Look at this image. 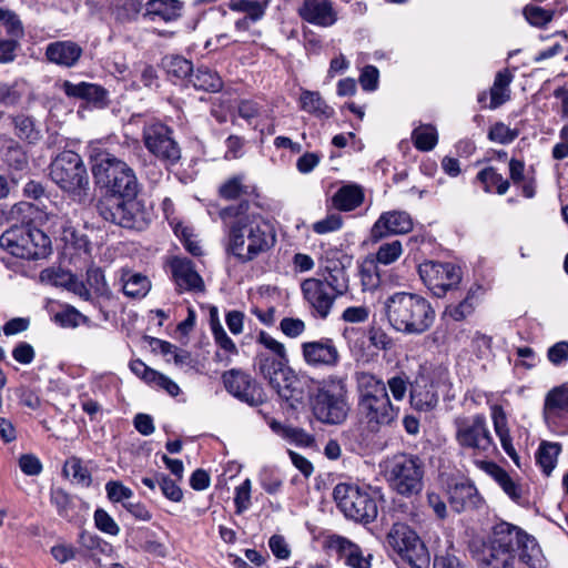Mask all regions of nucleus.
<instances>
[{"instance_id": "obj_1", "label": "nucleus", "mask_w": 568, "mask_h": 568, "mask_svg": "<svg viewBox=\"0 0 568 568\" xmlns=\"http://www.w3.org/2000/svg\"><path fill=\"white\" fill-rule=\"evenodd\" d=\"M240 206H227L220 212L229 225L226 251L241 263H248L268 252L276 243L270 223L258 215H246Z\"/></svg>"}, {"instance_id": "obj_2", "label": "nucleus", "mask_w": 568, "mask_h": 568, "mask_svg": "<svg viewBox=\"0 0 568 568\" xmlns=\"http://www.w3.org/2000/svg\"><path fill=\"white\" fill-rule=\"evenodd\" d=\"M383 311L392 328L408 335L425 333L435 321L430 303L415 293L390 294L383 302Z\"/></svg>"}, {"instance_id": "obj_3", "label": "nucleus", "mask_w": 568, "mask_h": 568, "mask_svg": "<svg viewBox=\"0 0 568 568\" xmlns=\"http://www.w3.org/2000/svg\"><path fill=\"white\" fill-rule=\"evenodd\" d=\"M356 384L361 423L374 433L390 425L397 418L398 408L390 403L385 383L372 373L358 372Z\"/></svg>"}, {"instance_id": "obj_4", "label": "nucleus", "mask_w": 568, "mask_h": 568, "mask_svg": "<svg viewBox=\"0 0 568 568\" xmlns=\"http://www.w3.org/2000/svg\"><path fill=\"white\" fill-rule=\"evenodd\" d=\"M516 538V525L500 520L491 527L486 539L473 540L469 551L480 568H515L513 541Z\"/></svg>"}, {"instance_id": "obj_5", "label": "nucleus", "mask_w": 568, "mask_h": 568, "mask_svg": "<svg viewBox=\"0 0 568 568\" xmlns=\"http://www.w3.org/2000/svg\"><path fill=\"white\" fill-rule=\"evenodd\" d=\"M382 467L386 483L396 494L409 498L423 490L425 465L418 456L396 454L388 457Z\"/></svg>"}, {"instance_id": "obj_6", "label": "nucleus", "mask_w": 568, "mask_h": 568, "mask_svg": "<svg viewBox=\"0 0 568 568\" xmlns=\"http://www.w3.org/2000/svg\"><path fill=\"white\" fill-rule=\"evenodd\" d=\"M92 173L99 184L118 197H133L139 192V181L133 169L109 152L94 156Z\"/></svg>"}, {"instance_id": "obj_7", "label": "nucleus", "mask_w": 568, "mask_h": 568, "mask_svg": "<svg viewBox=\"0 0 568 568\" xmlns=\"http://www.w3.org/2000/svg\"><path fill=\"white\" fill-rule=\"evenodd\" d=\"M349 412L346 383L342 377L331 375L318 382L313 398L315 417L329 425L345 422Z\"/></svg>"}, {"instance_id": "obj_8", "label": "nucleus", "mask_w": 568, "mask_h": 568, "mask_svg": "<svg viewBox=\"0 0 568 568\" xmlns=\"http://www.w3.org/2000/svg\"><path fill=\"white\" fill-rule=\"evenodd\" d=\"M0 245L10 254L26 260L44 258L51 253V240L31 224L13 225L0 236Z\"/></svg>"}, {"instance_id": "obj_9", "label": "nucleus", "mask_w": 568, "mask_h": 568, "mask_svg": "<svg viewBox=\"0 0 568 568\" xmlns=\"http://www.w3.org/2000/svg\"><path fill=\"white\" fill-rule=\"evenodd\" d=\"M100 215L111 223L126 229L144 230L153 220V211L142 200L112 197L99 203Z\"/></svg>"}, {"instance_id": "obj_10", "label": "nucleus", "mask_w": 568, "mask_h": 568, "mask_svg": "<svg viewBox=\"0 0 568 568\" xmlns=\"http://www.w3.org/2000/svg\"><path fill=\"white\" fill-rule=\"evenodd\" d=\"M339 510L349 519L358 523H372L378 514L376 499L366 488L356 484L341 483L333 491Z\"/></svg>"}, {"instance_id": "obj_11", "label": "nucleus", "mask_w": 568, "mask_h": 568, "mask_svg": "<svg viewBox=\"0 0 568 568\" xmlns=\"http://www.w3.org/2000/svg\"><path fill=\"white\" fill-rule=\"evenodd\" d=\"M454 426L456 442L462 448L476 454H489L495 450L494 439L483 414L456 417Z\"/></svg>"}, {"instance_id": "obj_12", "label": "nucleus", "mask_w": 568, "mask_h": 568, "mask_svg": "<svg viewBox=\"0 0 568 568\" xmlns=\"http://www.w3.org/2000/svg\"><path fill=\"white\" fill-rule=\"evenodd\" d=\"M142 139L145 149L166 166H173L181 160V148L166 124L158 121L146 123Z\"/></svg>"}, {"instance_id": "obj_13", "label": "nucleus", "mask_w": 568, "mask_h": 568, "mask_svg": "<svg viewBox=\"0 0 568 568\" xmlns=\"http://www.w3.org/2000/svg\"><path fill=\"white\" fill-rule=\"evenodd\" d=\"M52 181L63 191L79 193L88 185V174L81 156L73 151L61 152L50 165Z\"/></svg>"}, {"instance_id": "obj_14", "label": "nucleus", "mask_w": 568, "mask_h": 568, "mask_svg": "<svg viewBox=\"0 0 568 568\" xmlns=\"http://www.w3.org/2000/svg\"><path fill=\"white\" fill-rule=\"evenodd\" d=\"M388 545L410 566L428 565L427 550L417 534L406 524L396 523L387 535Z\"/></svg>"}, {"instance_id": "obj_15", "label": "nucleus", "mask_w": 568, "mask_h": 568, "mask_svg": "<svg viewBox=\"0 0 568 568\" xmlns=\"http://www.w3.org/2000/svg\"><path fill=\"white\" fill-rule=\"evenodd\" d=\"M418 273L423 283L437 297L445 296L462 281L460 268L453 263L427 261L419 265Z\"/></svg>"}, {"instance_id": "obj_16", "label": "nucleus", "mask_w": 568, "mask_h": 568, "mask_svg": "<svg viewBox=\"0 0 568 568\" xmlns=\"http://www.w3.org/2000/svg\"><path fill=\"white\" fill-rule=\"evenodd\" d=\"M225 389L239 400L250 406H258L264 402L263 388L252 376L241 369H231L222 375Z\"/></svg>"}, {"instance_id": "obj_17", "label": "nucleus", "mask_w": 568, "mask_h": 568, "mask_svg": "<svg viewBox=\"0 0 568 568\" xmlns=\"http://www.w3.org/2000/svg\"><path fill=\"white\" fill-rule=\"evenodd\" d=\"M301 290L310 308L321 318H326L337 295L320 278L310 277L302 282Z\"/></svg>"}, {"instance_id": "obj_18", "label": "nucleus", "mask_w": 568, "mask_h": 568, "mask_svg": "<svg viewBox=\"0 0 568 568\" xmlns=\"http://www.w3.org/2000/svg\"><path fill=\"white\" fill-rule=\"evenodd\" d=\"M304 362L312 367H335L339 352L331 338L305 342L301 345Z\"/></svg>"}, {"instance_id": "obj_19", "label": "nucleus", "mask_w": 568, "mask_h": 568, "mask_svg": "<svg viewBox=\"0 0 568 568\" xmlns=\"http://www.w3.org/2000/svg\"><path fill=\"white\" fill-rule=\"evenodd\" d=\"M413 230V220L407 212L389 211L383 213L371 230V239L378 242L393 234H406Z\"/></svg>"}, {"instance_id": "obj_20", "label": "nucleus", "mask_w": 568, "mask_h": 568, "mask_svg": "<svg viewBox=\"0 0 568 568\" xmlns=\"http://www.w3.org/2000/svg\"><path fill=\"white\" fill-rule=\"evenodd\" d=\"M287 363V356H275L266 352L258 353L255 359L258 373L268 381L273 388L280 387L282 381H287V376L292 378L293 371Z\"/></svg>"}, {"instance_id": "obj_21", "label": "nucleus", "mask_w": 568, "mask_h": 568, "mask_svg": "<svg viewBox=\"0 0 568 568\" xmlns=\"http://www.w3.org/2000/svg\"><path fill=\"white\" fill-rule=\"evenodd\" d=\"M300 17L314 26L327 28L337 21V13L331 0H304L298 8Z\"/></svg>"}, {"instance_id": "obj_22", "label": "nucleus", "mask_w": 568, "mask_h": 568, "mask_svg": "<svg viewBox=\"0 0 568 568\" xmlns=\"http://www.w3.org/2000/svg\"><path fill=\"white\" fill-rule=\"evenodd\" d=\"M448 500L452 509L456 513L478 509L484 504L477 488L470 483H457L450 486Z\"/></svg>"}, {"instance_id": "obj_23", "label": "nucleus", "mask_w": 568, "mask_h": 568, "mask_svg": "<svg viewBox=\"0 0 568 568\" xmlns=\"http://www.w3.org/2000/svg\"><path fill=\"white\" fill-rule=\"evenodd\" d=\"M171 268L174 282L180 291H204V282L190 260L174 258L171 263Z\"/></svg>"}, {"instance_id": "obj_24", "label": "nucleus", "mask_w": 568, "mask_h": 568, "mask_svg": "<svg viewBox=\"0 0 568 568\" xmlns=\"http://www.w3.org/2000/svg\"><path fill=\"white\" fill-rule=\"evenodd\" d=\"M82 48L70 40L51 42L45 48V58L57 65L72 68L82 55Z\"/></svg>"}, {"instance_id": "obj_25", "label": "nucleus", "mask_w": 568, "mask_h": 568, "mask_svg": "<svg viewBox=\"0 0 568 568\" xmlns=\"http://www.w3.org/2000/svg\"><path fill=\"white\" fill-rule=\"evenodd\" d=\"M329 548L352 568H371V560L363 556L362 549L345 537L334 536L329 540Z\"/></svg>"}, {"instance_id": "obj_26", "label": "nucleus", "mask_w": 568, "mask_h": 568, "mask_svg": "<svg viewBox=\"0 0 568 568\" xmlns=\"http://www.w3.org/2000/svg\"><path fill=\"white\" fill-rule=\"evenodd\" d=\"M516 530L518 538L515 539V542L513 541L515 558L517 559V551L520 550L519 558L523 562L531 568H541L544 560L537 540L518 526H516Z\"/></svg>"}, {"instance_id": "obj_27", "label": "nucleus", "mask_w": 568, "mask_h": 568, "mask_svg": "<svg viewBox=\"0 0 568 568\" xmlns=\"http://www.w3.org/2000/svg\"><path fill=\"white\" fill-rule=\"evenodd\" d=\"M266 423L272 432L290 444L303 448H313L315 437L301 427L282 424L274 418H266Z\"/></svg>"}, {"instance_id": "obj_28", "label": "nucleus", "mask_w": 568, "mask_h": 568, "mask_svg": "<svg viewBox=\"0 0 568 568\" xmlns=\"http://www.w3.org/2000/svg\"><path fill=\"white\" fill-rule=\"evenodd\" d=\"M52 233L58 235L67 245L79 250H87L89 240L80 233L65 216L48 217Z\"/></svg>"}, {"instance_id": "obj_29", "label": "nucleus", "mask_w": 568, "mask_h": 568, "mask_svg": "<svg viewBox=\"0 0 568 568\" xmlns=\"http://www.w3.org/2000/svg\"><path fill=\"white\" fill-rule=\"evenodd\" d=\"M479 468L489 475L504 490V493L514 501H519L523 496L521 486L510 477V475L500 466L493 462H478Z\"/></svg>"}, {"instance_id": "obj_30", "label": "nucleus", "mask_w": 568, "mask_h": 568, "mask_svg": "<svg viewBox=\"0 0 568 568\" xmlns=\"http://www.w3.org/2000/svg\"><path fill=\"white\" fill-rule=\"evenodd\" d=\"M438 398L427 376L417 377L410 387V404L418 410H432L438 404Z\"/></svg>"}, {"instance_id": "obj_31", "label": "nucleus", "mask_w": 568, "mask_h": 568, "mask_svg": "<svg viewBox=\"0 0 568 568\" xmlns=\"http://www.w3.org/2000/svg\"><path fill=\"white\" fill-rule=\"evenodd\" d=\"M568 416V383L550 389L544 403V417L555 420Z\"/></svg>"}, {"instance_id": "obj_32", "label": "nucleus", "mask_w": 568, "mask_h": 568, "mask_svg": "<svg viewBox=\"0 0 568 568\" xmlns=\"http://www.w3.org/2000/svg\"><path fill=\"white\" fill-rule=\"evenodd\" d=\"M183 3L179 0H150L146 3L145 17L150 20L175 21L182 14Z\"/></svg>"}, {"instance_id": "obj_33", "label": "nucleus", "mask_w": 568, "mask_h": 568, "mask_svg": "<svg viewBox=\"0 0 568 568\" xmlns=\"http://www.w3.org/2000/svg\"><path fill=\"white\" fill-rule=\"evenodd\" d=\"M491 419L495 433L500 440L503 449L517 465H519L518 455L513 445V439L509 433L507 416L501 406H491Z\"/></svg>"}, {"instance_id": "obj_34", "label": "nucleus", "mask_w": 568, "mask_h": 568, "mask_svg": "<svg viewBox=\"0 0 568 568\" xmlns=\"http://www.w3.org/2000/svg\"><path fill=\"white\" fill-rule=\"evenodd\" d=\"M63 92L70 98H78L93 103H102L106 98V91L94 83L64 81Z\"/></svg>"}, {"instance_id": "obj_35", "label": "nucleus", "mask_w": 568, "mask_h": 568, "mask_svg": "<svg viewBox=\"0 0 568 568\" xmlns=\"http://www.w3.org/2000/svg\"><path fill=\"white\" fill-rule=\"evenodd\" d=\"M364 201L363 189L357 184H346L341 186L333 195L332 202L338 211H353Z\"/></svg>"}, {"instance_id": "obj_36", "label": "nucleus", "mask_w": 568, "mask_h": 568, "mask_svg": "<svg viewBox=\"0 0 568 568\" xmlns=\"http://www.w3.org/2000/svg\"><path fill=\"white\" fill-rule=\"evenodd\" d=\"M513 79L514 75L508 69L497 72L489 92V109L495 110L510 99V83Z\"/></svg>"}, {"instance_id": "obj_37", "label": "nucleus", "mask_w": 568, "mask_h": 568, "mask_svg": "<svg viewBox=\"0 0 568 568\" xmlns=\"http://www.w3.org/2000/svg\"><path fill=\"white\" fill-rule=\"evenodd\" d=\"M300 103L302 110L316 118L328 119L334 114V109L324 101L317 91L303 90Z\"/></svg>"}, {"instance_id": "obj_38", "label": "nucleus", "mask_w": 568, "mask_h": 568, "mask_svg": "<svg viewBox=\"0 0 568 568\" xmlns=\"http://www.w3.org/2000/svg\"><path fill=\"white\" fill-rule=\"evenodd\" d=\"M121 283L123 293L130 297H143L151 287L146 276L130 270L122 271Z\"/></svg>"}, {"instance_id": "obj_39", "label": "nucleus", "mask_w": 568, "mask_h": 568, "mask_svg": "<svg viewBox=\"0 0 568 568\" xmlns=\"http://www.w3.org/2000/svg\"><path fill=\"white\" fill-rule=\"evenodd\" d=\"M278 396L288 405L290 408L296 410L304 403V390L300 386V382L292 373V378L287 376V381H282L280 387H274Z\"/></svg>"}, {"instance_id": "obj_40", "label": "nucleus", "mask_w": 568, "mask_h": 568, "mask_svg": "<svg viewBox=\"0 0 568 568\" xmlns=\"http://www.w3.org/2000/svg\"><path fill=\"white\" fill-rule=\"evenodd\" d=\"M190 82L196 90L206 92H217L223 87L221 77L207 67L197 68L191 75Z\"/></svg>"}, {"instance_id": "obj_41", "label": "nucleus", "mask_w": 568, "mask_h": 568, "mask_svg": "<svg viewBox=\"0 0 568 568\" xmlns=\"http://www.w3.org/2000/svg\"><path fill=\"white\" fill-rule=\"evenodd\" d=\"M267 2L258 0H230L229 8L232 11L244 13V18L252 22L261 20L266 11Z\"/></svg>"}, {"instance_id": "obj_42", "label": "nucleus", "mask_w": 568, "mask_h": 568, "mask_svg": "<svg viewBox=\"0 0 568 568\" xmlns=\"http://www.w3.org/2000/svg\"><path fill=\"white\" fill-rule=\"evenodd\" d=\"M4 33L8 39H14L19 41L23 37V26L19 17L10 9L6 8L4 4L0 7V36Z\"/></svg>"}, {"instance_id": "obj_43", "label": "nucleus", "mask_w": 568, "mask_h": 568, "mask_svg": "<svg viewBox=\"0 0 568 568\" xmlns=\"http://www.w3.org/2000/svg\"><path fill=\"white\" fill-rule=\"evenodd\" d=\"M51 503L55 506L59 516L69 521L77 519V500L63 489L58 488L51 491Z\"/></svg>"}, {"instance_id": "obj_44", "label": "nucleus", "mask_w": 568, "mask_h": 568, "mask_svg": "<svg viewBox=\"0 0 568 568\" xmlns=\"http://www.w3.org/2000/svg\"><path fill=\"white\" fill-rule=\"evenodd\" d=\"M412 139L416 149L427 152L436 146L438 135L435 126L424 124L413 131Z\"/></svg>"}, {"instance_id": "obj_45", "label": "nucleus", "mask_w": 568, "mask_h": 568, "mask_svg": "<svg viewBox=\"0 0 568 568\" xmlns=\"http://www.w3.org/2000/svg\"><path fill=\"white\" fill-rule=\"evenodd\" d=\"M363 291L373 292L382 286V272L376 263L368 257L363 262L359 271Z\"/></svg>"}, {"instance_id": "obj_46", "label": "nucleus", "mask_w": 568, "mask_h": 568, "mask_svg": "<svg viewBox=\"0 0 568 568\" xmlns=\"http://www.w3.org/2000/svg\"><path fill=\"white\" fill-rule=\"evenodd\" d=\"M560 446L557 443H542L536 453V460L548 476L556 466Z\"/></svg>"}, {"instance_id": "obj_47", "label": "nucleus", "mask_w": 568, "mask_h": 568, "mask_svg": "<svg viewBox=\"0 0 568 568\" xmlns=\"http://www.w3.org/2000/svg\"><path fill=\"white\" fill-rule=\"evenodd\" d=\"M477 179L484 184L486 192L493 187L498 194H505L509 189V182L503 178L494 168H486L477 174Z\"/></svg>"}, {"instance_id": "obj_48", "label": "nucleus", "mask_w": 568, "mask_h": 568, "mask_svg": "<svg viewBox=\"0 0 568 568\" xmlns=\"http://www.w3.org/2000/svg\"><path fill=\"white\" fill-rule=\"evenodd\" d=\"M403 254V245L398 240L382 244L376 254L369 260H373L376 264L388 265L396 262Z\"/></svg>"}, {"instance_id": "obj_49", "label": "nucleus", "mask_w": 568, "mask_h": 568, "mask_svg": "<svg viewBox=\"0 0 568 568\" xmlns=\"http://www.w3.org/2000/svg\"><path fill=\"white\" fill-rule=\"evenodd\" d=\"M475 292L469 290L466 297L457 305L446 307L445 314L456 322L464 321L475 311Z\"/></svg>"}, {"instance_id": "obj_50", "label": "nucleus", "mask_w": 568, "mask_h": 568, "mask_svg": "<svg viewBox=\"0 0 568 568\" xmlns=\"http://www.w3.org/2000/svg\"><path fill=\"white\" fill-rule=\"evenodd\" d=\"M63 471L67 476H71L74 481L81 484L83 486H89L91 484V475L85 466L82 465V462L78 457H70L67 459Z\"/></svg>"}, {"instance_id": "obj_51", "label": "nucleus", "mask_w": 568, "mask_h": 568, "mask_svg": "<svg viewBox=\"0 0 568 568\" xmlns=\"http://www.w3.org/2000/svg\"><path fill=\"white\" fill-rule=\"evenodd\" d=\"M432 383V387L437 392V395L444 397L454 398L455 395L450 394L453 384L450 382L449 373L446 368H438L433 372L432 376L428 377Z\"/></svg>"}, {"instance_id": "obj_52", "label": "nucleus", "mask_w": 568, "mask_h": 568, "mask_svg": "<svg viewBox=\"0 0 568 568\" xmlns=\"http://www.w3.org/2000/svg\"><path fill=\"white\" fill-rule=\"evenodd\" d=\"M323 282L329 285L337 296L343 295L348 288V276L344 267L332 268V272L325 273Z\"/></svg>"}, {"instance_id": "obj_53", "label": "nucleus", "mask_w": 568, "mask_h": 568, "mask_svg": "<svg viewBox=\"0 0 568 568\" xmlns=\"http://www.w3.org/2000/svg\"><path fill=\"white\" fill-rule=\"evenodd\" d=\"M165 68L169 74L178 79H184L187 77L191 79V75L194 72L192 62L179 55L170 58Z\"/></svg>"}, {"instance_id": "obj_54", "label": "nucleus", "mask_w": 568, "mask_h": 568, "mask_svg": "<svg viewBox=\"0 0 568 568\" xmlns=\"http://www.w3.org/2000/svg\"><path fill=\"white\" fill-rule=\"evenodd\" d=\"M518 130L510 129L503 122H497L490 128L488 139L495 143L509 144L518 136Z\"/></svg>"}, {"instance_id": "obj_55", "label": "nucleus", "mask_w": 568, "mask_h": 568, "mask_svg": "<svg viewBox=\"0 0 568 568\" xmlns=\"http://www.w3.org/2000/svg\"><path fill=\"white\" fill-rule=\"evenodd\" d=\"M16 133L19 138L33 142L39 139V131L36 130L33 120L26 115H18L13 119Z\"/></svg>"}, {"instance_id": "obj_56", "label": "nucleus", "mask_w": 568, "mask_h": 568, "mask_svg": "<svg viewBox=\"0 0 568 568\" xmlns=\"http://www.w3.org/2000/svg\"><path fill=\"white\" fill-rule=\"evenodd\" d=\"M105 491L111 501L121 503L122 506H124V503L129 501L133 496L131 488L124 486L121 481L115 480L108 481L105 484Z\"/></svg>"}, {"instance_id": "obj_57", "label": "nucleus", "mask_w": 568, "mask_h": 568, "mask_svg": "<svg viewBox=\"0 0 568 568\" xmlns=\"http://www.w3.org/2000/svg\"><path fill=\"white\" fill-rule=\"evenodd\" d=\"M524 14L530 24L536 27H544L549 21H551L554 12L538 6H527L524 9Z\"/></svg>"}, {"instance_id": "obj_58", "label": "nucleus", "mask_w": 568, "mask_h": 568, "mask_svg": "<svg viewBox=\"0 0 568 568\" xmlns=\"http://www.w3.org/2000/svg\"><path fill=\"white\" fill-rule=\"evenodd\" d=\"M255 22H252L247 20L246 18H240L234 22L235 31L240 34H245L246 37H240L239 39H234V43H247V42H255L257 38L261 37V31L252 29V24Z\"/></svg>"}, {"instance_id": "obj_59", "label": "nucleus", "mask_w": 568, "mask_h": 568, "mask_svg": "<svg viewBox=\"0 0 568 568\" xmlns=\"http://www.w3.org/2000/svg\"><path fill=\"white\" fill-rule=\"evenodd\" d=\"M212 334L216 345L227 354H236L237 348L217 321H212Z\"/></svg>"}, {"instance_id": "obj_60", "label": "nucleus", "mask_w": 568, "mask_h": 568, "mask_svg": "<svg viewBox=\"0 0 568 568\" xmlns=\"http://www.w3.org/2000/svg\"><path fill=\"white\" fill-rule=\"evenodd\" d=\"M94 523L99 530L116 536L120 532V527L114 519L102 508L94 511Z\"/></svg>"}, {"instance_id": "obj_61", "label": "nucleus", "mask_w": 568, "mask_h": 568, "mask_svg": "<svg viewBox=\"0 0 568 568\" xmlns=\"http://www.w3.org/2000/svg\"><path fill=\"white\" fill-rule=\"evenodd\" d=\"M251 487L252 483L248 478H246L240 486L236 487L234 504L237 514H242L248 509L251 505Z\"/></svg>"}, {"instance_id": "obj_62", "label": "nucleus", "mask_w": 568, "mask_h": 568, "mask_svg": "<svg viewBox=\"0 0 568 568\" xmlns=\"http://www.w3.org/2000/svg\"><path fill=\"white\" fill-rule=\"evenodd\" d=\"M4 162L13 170L22 171L28 165L26 152L20 146H9L4 153Z\"/></svg>"}, {"instance_id": "obj_63", "label": "nucleus", "mask_w": 568, "mask_h": 568, "mask_svg": "<svg viewBox=\"0 0 568 568\" xmlns=\"http://www.w3.org/2000/svg\"><path fill=\"white\" fill-rule=\"evenodd\" d=\"M159 486L162 494L171 501L179 503L183 498V493L175 480L171 479L166 475H159Z\"/></svg>"}, {"instance_id": "obj_64", "label": "nucleus", "mask_w": 568, "mask_h": 568, "mask_svg": "<svg viewBox=\"0 0 568 568\" xmlns=\"http://www.w3.org/2000/svg\"><path fill=\"white\" fill-rule=\"evenodd\" d=\"M548 361L555 366H562L568 362V342L560 341L547 351Z\"/></svg>"}]
</instances>
